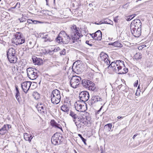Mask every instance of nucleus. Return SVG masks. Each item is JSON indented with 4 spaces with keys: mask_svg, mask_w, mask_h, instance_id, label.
I'll return each mask as SVG.
<instances>
[{
    "mask_svg": "<svg viewBox=\"0 0 153 153\" xmlns=\"http://www.w3.org/2000/svg\"><path fill=\"white\" fill-rule=\"evenodd\" d=\"M77 121L78 122H79V123H81V124H82V122H79V121Z\"/></svg>",
    "mask_w": 153,
    "mask_h": 153,
    "instance_id": "nucleus-60",
    "label": "nucleus"
},
{
    "mask_svg": "<svg viewBox=\"0 0 153 153\" xmlns=\"http://www.w3.org/2000/svg\"><path fill=\"white\" fill-rule=\"evenodd\" d=\"M70 40V37L64 31H61L55 39L57 42L61 44H67L69 42Z\"/></svg>",
    "mask_w": 153,
    "mask_h": 153,
    "instance_id": "nucleus-1",
    "label": "nucleus"
},
{
    "mask_svg": "<svg viewBox=\"0 0 153 153\" xmlns=\"http://www.w3.org/2000/svg\"><path fill=\"white\" fill-rule=\"evenodd\" d=\"M27 23H25V25H27V23H28L29 24H31V19H27Z\"/></svg>",
    "mask_w": 153,
    "mask_h": 153,
    "instance_id": "nucleus-46",
    "label": "nucleus"
},
{
    "mask_svg": "<svg viewBox=\"0 0 153 153\" xmlns=\"http://www.w3.org/2000/svg\"><path fill=\"white\" fill-rule=\"evenodd\" d=\"M118 16H117L114 18V21L115 22L117 23L118 22Z\"/></svg>",
    "mask_w": 153,
    "mask_h": 153,
    "instance_id": "nucleus-48",
    "label": "nucleus"
},
{
    "mask_svg": "<svg viewBox=\"0 0 153 153\" xmlns=\"http://www.w3.org/2000/svg\"><path fill=\"white\" fill-rule=\"evenodd\" d=\"M74 122L77 128L83 129L84 128V126H85L84 125L82 124L81 123H79L78 122L76 121Z\"/></svg>",
    "mask_w": 153,
    "mask_h": 153,
    "instance_id": "nucleus-30",
    "label": "nucleus"
},
{
    "mask_svg": "<svg viewBox=\"0 0 153 153\" xmlns=\"http://www.w3.org/2000/svg\"><path fill=\"white\" fill-rule=\"evenodd\" d=\"M139 87V86L138 87V88Z\"/></svg>",
    "mask_w": 153,
    "mask_h": 153,
    "instance_id": "nucleus-61",
    "label": "nucleus"
},
{
    "mask_svg": "<svg viewBox=\"0 0 153 153\" xmlns=\"http://www.w3.org/2000/svg\"><path fill=\"white\" fill-rule=\"evenodd\" d=\"M65 51V49H64L61 51L59 53L60 55L61 56L65 55L66 53Z\"/></svg>",
    "mask_w": 153,
    "mask_h": 153,
    "instance_id": "nucleus-42",
    "label": "nucleus"
},
{
    "mask_svg": "<svg viewBox=\"0 0 153 153\" xmlns=\"http://www.w3.org/2000/svg\"><path fill=\"white\" fill-rule=\"evenodd\" d=\"M115 67V68L116 67L124 68L125 67L124 61L120 60H117L113 61L108 66V68H109L110 67Z\"/></svg>",
    "mask_w": 153,
    "mask_h": 153,
    "instance_id": "nucleus-10",
    "label": "nucleus"
},
{
    "mask_svg": "<svg viewBox=\"0 0 153 153\" xmlns=\"http://www.w3.org/2000/svg\"><path fill=\"white\" fill-rule=\"evenodd\" d=\"M137 135V134H136L135 135H134L133 136V139H134L135 137Z\"/></svg>",
    "mask_w": 153,
    "mask_h": 153,
    "instance_id": "nucleus-54",
    "label": "nucleus"
},
{
    "mask_svg": "<svg viewBox=\"0 0 153 153\" xmlns=\"http://www.w3.org/2000/svg\"><path fill=\"white\" fill-rule=\"evenodd\" d=\"M41 22L38 21L37 20H32L31 19V24H36L37 23H40Z\"/></svg>",
    "mask_w": 153,
    "mask_h": 153,
    "instance_id": "nucleus-43",
    "label": "nucleus"
},
{
    "mask_svg": "<svg viewBox=\"0 0 153 153\" xmlns=\"http://www.w3.org/2000/svg\"><path fill=\"white\" fill-rule=\"evenodd\" d=\"M29 134H28L27 133H25L24 134V139L26 141H27L28 140L29 137L30 136Z\"/></svg>",
    "mask_w": 153,
    "mask_h": 153,
    "instance_id": "nucleus-38",
    "label": "nucleus"
},
{
    "mask_svg": "<svg viewBox=\"0 0 153 153\" xmlns=\"http://www.w3.org/2000/svg\"><path fill=\"white\" fill-rule=\"evenodd\" d=\"M79 67L77 66V65L76 64V63L75 62L72 68L73 71L75 72H76V70L78 71L79 70Z\"/></svg>",
    "mask_w": 153,
    "mask_h": 153,
    "instance_id": "nucleus-34",
    "label": "nucleus"
},
{
    "mask_svg": "<svg viewBox=\"0 0 153 153\" xmlns=\"http://www.w3.org/2000/svg\"><path fill=\"white\" fill-rule=\"evenodd\" d=\"M38 110L39 111H41V112L42 111L43 113H44L45 112L44 108L42 106H38Z\"/></svg>",
    "mask_w": 153,
    "mask_h": 153,
    "instance_id": "nucleus-40",
    "label": "nucleus"
},
{
    "mask_svg": "<svg viewBox=\"0 0 153 153\" xmlns=\"http://www.w3.org/2000/svg\"><path fill=\"white\" fill-rule=\"evenodd\" d=\"M32 59H33V62L36 64L37 65H40L41 64V62H40L39 59L36 58H35L34 57H32Z\"/></svg>",
    "mask_w": 153,
    "mask_h": 153,
    "instance_id": "nucleus-32",
    "label": "nucleus"
},
{
    "mask_svg": "<svg viewBox=\"0 0 153 153\" xmlns=\"http://www.w3.org/2000/svg\"><path fill=\"white\" fill-rule=\"evenodd\" d=\"M17 6L15 5V6L13 7H12V9H15L16 8V7Z\"/></svg>",
    "mask_w": 153,
    "mask_h": 153,
    "instance_id": "nucleus-56",
    "label": "nucleus"
},
{
    "mask_svg": "<svg viewBox=\"0 0 153 153\" xmlns=\"http://www.w3.org/2000/svg\"><path fill=\"white\" fill-rule=\"evenodd\" d=\"M89 5L90 6H91L93 5L92 4H89Z\"/></svg>",
    "mask_w": 153,
    "mask_h": 153,
    "instance_id": "nucleus-58",
    "label": "nucleus"
},
{
    "mask_svg": "<svg viewBox=\"0 0 153 153\" xmlns=\"http://www.w3.org/2000/svg\"><path fill=\"white\" fill-rule=\"evenodd\" d=\"M1 0H0V1H1Z\"/></svg>",
    "mask_w": 153,
    "mask_h": 153,
    "instance_id": "nucleus-62",
    "label": "nucleus"
},
{
    "mask_svg": "<svg viewBox=\"0 0 153 153\" xmlns=\"http://www.w3.org/2000/svg\"><path fill=\"white\" fill-rule=\"evenodd\" d=\"M142 54L139 52L136 53L134 56V58L136 60H137L139 59H140L142 58Z\"/></svg>",
    "mask_w": 153,
    "mask_h": 153,
    "instance_id": "nucleus-28",
    "label": "nucleus"
},
{
    "mask_svg": "<svg viewBox=\"0 0 153 153\" xmlns=\"http://www.w3.org/2000/svg\"><path fill=\"white\" fill-rule=\"evenodd\" d=\"M95 84L91 81L88 88L89 90L94 91L95 90Z\"/></svg>",
    "mask_w": 153,
    "mask_h": 153,
    "instance_id": "nucleus-26",
    "label": "nucleus"
},
{
    "mask_svg": "<svg viewBox=\"0 0 153 153\" xmlns=\"http://www.w3.org/2000/svg\"><path fill=\"white\" fill-rule=\"evenodd\" d=\"M138 84V80H136L134 82V87H137Z\"/></svg>",
    "mask_w": 153,
    "mask_h": 153,
    "instance_id": "nucleus-47",
    "label": "nucleus"
},
{
    "mask_svg": "<svg viewBox=\"0 0 153 153\" xmlns=\"http://www.w3.org/2000/svg\"><path fill=\"white\" fill-rule=\"evenodd\" d=\"M108 56L107 54L104 52H102L100 55L99 59H100L101 61L104 62L106 65H108L110 63V61L108 58Z\"/></svg>",
    "mask_w": 153,
    "mask_h": 153,
    "instance_id": "nucleus-13",
    "label": "nucleus"
},
{
    "mask_svg": "<svg viewBox=\"0 0 153 153\" xmlns=\"http://www.w3.org/2000/svg\"><path fill=\"white\" fill-rule=\"evenodd\" d=\"M70 105L69 104H66L65 102V104L61 106V110L65 112H66L68 114L69 113L70 110Z\"/></svg>",
    "mask_w": 153,
    "mask_h": 153,
    "instance_id": "nucleus-19",
    "label": "nucleus"
},
{
    "mask_svg": "<svg viewBox=\"0 0 153 153\" xmlns=\"http://www.w3.org/2000/svg\"><path fill=\"white\" fill-rule=\"evenodd\" d=\"M122 84L121 85H119L117 87V88L118 89H120V88H121V87H122Z\"/></svg>",
    "mask_w": 153,
    "mask_h": 153,
    "instance_id": "nucleus-52",
    "label": "nucleus"
},
{
    "mask_svg": "<svg viewBox=\"0 0 153 153\" xmlns=\"http://www.w3.org/2000/svg\"><path fill=\"white\" fill-rule=\"evenodd\" d=\"M69 115L72 118L74 122L76 121L78 117H79L77 114L71 111L69 112Z\"/></svg>",
    "mask_w": 153,
    "mask_h": 153,
    "instance_id": "nucleus-22",
    "label": "nucleus"
},
{
    "mask_svg": "<svg viewBox=\"0 0 153 153\" xmlns=\"http://www.w3.org/2000/svg\"><path fill=\"white\" fill-rule=\"evenodd\" d=\"M76 121H79V122H82V124L85 126H87L88 123V121L87 120V118L82 116L78 117Z\"/></svg>",
    "mask_w": 153,
    "mask_h": 153,
    "instance_id": "nucleus-18",
    "label": "nucleus"
},
{
    "mask_svg": "<svg viewBox=\"0 0 153 153\" xmlns=\"http://www.w3.org/2000/svg\"><path fill=\"white\" fill-rule=\"evenodd\" d=\"M85 43L90 46H92V44L89 43V41H86L85 42Z\"/></svg>",
    "mask_w": 153,
    "mask_h": 153,
    "instance_id": "nucleus-49",
    "label": "nucleus"
},
{
    "mask_svg": "<svg viewBox=\"0 0 153 153\" xmlns=\"http://www.w3.org/2000/svg\"><path fill=\"white\" fill-rule=\"evenodd\" d=\"M50 123L51 126L53 127L62 129V127L61 125L57 123L54 120H51Z\"/></svg>",
    "mask_w": 153,
    "mask_h": 153,
    "instance_id": "nucleus-20",
    "label": "nucleus"
},
{
    "mask_svg": "<svg viewBox=\"0 0 153 153\" xmlns=\"http://www.w3.org/2000/svg\"><path fill=\"white\" fill-rule=\"evenodd\" d=\"M113 45H114V46L117 47L121 48L123 46L122 44H121L119 41L114 42Z\"/></svg>",
    "mask_w": 153,
    "mask_h": 153,
    "instance_id": "nucleus-33",
    "label": "nucleus"
},
{
    "mask_svg": "<svg viewBox=\"0 0 153 153\" xmlns=\"http://www.w3.org/2000/svg\"><path fill=\"white\" fill-rule=\"evenodd\" d=\"M18 4L19 5V7H18V8H19V7H20V3L19 2H17V3H16V6H17V5H18Z\"/></svg>",
    "mask_w": 153,
    "mask_h": 153,
    "instance_id": "nucleus-51",
    "label": "nucleus"
},
{
    "mask_svg": "<svg viewBox=\"0 0 153 153\" xmlns=\"http://www.w3.org/2000/svg\"><path fill=\"white\" fill-rule=\"evenodd\" d=\"M47 35H46L45 36L43 37V39H45L44 41L45 42H46L48 41L51 42L52 41V39H51L50 38H48L47 37Z\"/></svg>",
    "mask_w": 153,
    "mask_h": 153,
    "instance_id": "nucleus-35",
    "label": "nucleus"
},
{
    "mask_svg": "<svg viewBox=\"0 0 153 153\" xmlns=\"http://www.w3.org/2000/svg\"><path fill=\"white\" fill-rule=\"evenodd\" d=\"M78 136L81 138L82 141L85 144H86V140L80 134H78Z\"/></svg>",
    "mask_w": 153,
    "mask_h": 153,
    "instance_id": "nucleus-41",
    "label": "nucleus"
},
{
    "mask_svg": "<svg viewBox=\"0 0 153 153\" xmlns=\"http://www.w3.org/2000/svg\"><path fill=\"white\" fill-rule=\"evenodd\" d=\"M81 79V77L76 76H73L70 81L71 86L74 88H76L77 87L80 83Z\"/></svg>",
    "mask_w": 153,
    "mask_h": 153,
    "instance_id": "nucleus-8",
    "label": "nucleus"
},
{
    "mask_svg": "<svg viewBox=\"0 0 153 153\" xmlns=\"http://www.w3.org/2000/svg\"><path fill=\"white\" fill-rule=\"evenodd\" d=\"M112 127V124L111 123H110L105 125L104 126V128L106 131H110L111 127Z\"/></svg>",
    "mask_w": 153,
    "mask_h": 153,
    "instance_id": "nucleus-25",
    "label": "nucleus"
},
{
    "mask_svg": "<svg viewBox=\"0 0 153 153\" xmlns=\"http://www.w3.org/2000/svg\"><path fill=\"white\" fill-rule=\"evenodd\" d=\"M130 26H131V28H132L133 29L135 26L141 27L142 23L140 19H136L132 21L130 25Z\"/></svg>",
    "mask_w": 153,
    "mask_h": 153,
    "instance_id": "nucleus-16",
    "label": "nucleus"
},
{
    "mask_svg": "<svg viewBox=\"0 0 153 153\" xmlns=\"http://www.w3.org/2000/svg\"><path fill=\"white\" fill-rule=\"evenodd\" d=\"M62 138V137L59 133H56L54 134L52 137L51 141L52 143L54 145L59 144Z\"/></svg>",
    "mask_w": 153,
    "mask_h": 153,
    "instance_id": "nucleus-9",
    "label": "nucleus"
},
{
    "mask_svg": "<svg viewBox=\"0 0 153 153\" xmlns=\"http://www.w3.org/2000/svg\"><path fill=\"white\" fill-rule=\"evenodd\" d=\"M18 68L17 67H14L12 69L13 74H17V73L18 72Z\"/></svg>",
    "mask_w": 153,
    "mask_h": 153,
    "instance_id": "nucleus-37",
    "label": "nucleus"
},
{
    "mask_svg": "<svg viewBox=\"0 0 153 153\" xmlns=\"http://www.w3.org/2000/svg\"><path fill=\"white\" fill-rule=\"evenodd\" d=\"M14 42L16 45H19L24 43L25 39L22 36L21 33L20 32L16 33L14 35Z\"/></svg>",
    "mask_w": 153,
    "mask_h": 153,
    "instance_id": "nucleus-7",
    "label": "nucleus"
},
{
    "mask_svg": "<svg viewBox=\"0 0 153 153\" xmlns=\"http://www.w3.org/2000/svg\"><path fill=\"white\" fill-rule=\"evenodd\" d=\"M132 34L135 37H138L141 35V29L139 28L138 29H131Z\"/></svg>",
    "mask_w": 153,
    "mask_h": 153,
    "instance_id": "nucleus-17",
    "label": "nucleus"
},
{
    "mask_svg": "<svg viewBox=\"0 0 153 153\" xmlns=\"http://www.w3.org/2000/svg\"><path fill=\"white\" fill-rule=\"evenodd\" d=\"M96 24H97V25H100V24H102V23H101V22H99V23H95Z\"/></svg>",
    "mask_w": 153,
    "mask_h": 153,
    "instance_id": "nucleus-57",
    "label": "nucleus"
},
{
    "mask_svg": "<svg viewBox=\"0 0 153 153\" xmlns=\"http://www.w3.org/2000/svg\"><path fill=\"white\" fill-rule=\"evenodd\" d=\"M91 81L86 79L83 80L82 81V86L86 88H88Z\"/></svg>",
    "mask_w": 153,
    "mask_h": 153,
    "instance_id": "nucleus-21",
    "label": "nucleus"
},
{
    "mask_svg": "<svg viewBox=\"0 0 153 153\" xmlns=\"http://www.w3.org/2000/svg\"><path fill=\"white\" fill-rule=\"evenodd\" d=\"M74 151L75 153H77V152H76V151L75 150H74Z\"/></svg>",
    "mask_w": 153,
    "mask_h": 153,
    "instance_id": "nucleus-59",
    "label": "nucleus"
},
{
    "mask_svg": "<svg viewBox=\"0 0 153 153\" xmlns=\"http://www.w3.org/2000/svg\"><path fill=\"white\" fill-rule=\"evenodd\" d=\"M115 67H110L112 68V70L115 72L119 74H123L127 73L128 71V68L124 67H116L115 68Z\"/></svg>",
    "mask_w": 153,
    "mask_h": 153,
    "instance_id": "nucleus-12",
    "label": "nucleus"
},
{
    "mask_svg": "<svg viewBox=\"0 0 153 153\" xmlns=\"http://www.w3.org/2000/svg\"><path fill=\"white\" fill-rule=\"evenodd\" d=\"M15 88L16 91V97L19 102V103H20L21 101L20 97V93L18 89V87L17 86H15Z\"/></svg>",
    "mask_w": 153,
    "mask_h": 153,
    "instance_id": "nucleus-23",
    "label": "nucleus"
},
{
    "mask_svg": "<svg viewBox=\"0 0 153 153\" xmlns=\"http://www.w3.org/2000/svg\"><path fill=\"white\" fill-rule=\"evenodd\" d=\"M79 97L81 101L85 102L89 99V94L87 91H82L79 93Z\"/></svg>",
    "mask_w": 153,
    "mask_h": 153,
    "instance_id": "nucleus-11",
    "label": "nucleus"
},
{
    "mask_svg": "<svg viewBox=\"0 0 153 153\" xmlns=\"http://www.w3.org/2000/svg\"><path fill=\"white\" fill-rule=\"evenodd\" d=\"M7 58L11 63H15L17 60L16 50L12 48H9L7 51Z\"/></svg>",
    "mask_w": 153,
    "mask_h": 153,
    "instance_id": "nucleus-2",
    "label": "nucleus"
},
{
    "mask_svg": "<svg viewBox=\"0 0 153 153\" xmlns=\"http://www.w3.org/2000/svg\"><path fill=\"white\" fill-rule=\"evenodd\" d=\"M31 83V82L30 81L25 82L21 83L22 89L25 93H26L29 89Z\"/></svg>",
    "mask_w": 153,
    "mask_h": 153,
    "instance_id": "nucleus-14",
    "label": "nucleus"
},
{
    "mask_svg": "<svg viewBox=\"0 0 153 153\" xmlns=\"http://www.w3.org/2000/svg\"><path fill=\"white\" fill-rule=\"evenodd\" d=\"M61 96L60 91L57 89L53 90L51 94V102L54 104H58L61 100Z\"/></svg>",
    "mask_w": 153,
    "mask_h": 153,
    "instance_id": "nucleus-3",
    "label": "nucleus"
},
{
    "mask_svg": "<svg viewBox=\"0 0 153 153\" xmlns=\"http://www.w3.org/2000/svg\"><path fill=\"white\" fill-rule=\"evenodd\" d=\"M117 118L118 119H123V117L122 116H118L117 117Z\"/></svg>",
    "mask_w": 153,
    "mask_h": 153,
    "instance_id": "nucleus-53",
    "label": "nucleus"
},
{
    "mask_svg": "<svg viewBox=\"0 0 153 153\" xmlns=\"http://www.w3.org/2000/svg\"><path fill=\"white\" fill-rule=\"evenodd\" d=\"M75 105L76 109L79 111L83 112L85 111L87 109L86 104L85 102H82L81 101H78L76 102Z\"/></svg>",
    "mask_w": 153,
    "mask_h": 153,
    "instance_id": "nucleus-6",
    "label": "nucleus"
},
{
    "mask_svg": "<svg viewBox=\"0 0 153 153\" xmlns=\"http://www.w3.org/2000/svg\"><path fill=\"white\" fill-rule=\"evenodd\" d=\"M141 27H137V26H135V27L133 28V29L132 28H131V26H130V29H138L139 28H140L141 29Z\"/></svg>",
    "mask_w": 153,
    "mask_h": 153,
    "instance_id": "nucleus-45",
    "label": "nucleus"
},
{
    "mask_svg": "<svg viewBox=\"0 0 153 153\" xmlns=\"http://www.w3.org/2000/svg\"><path fill=\"white\" fill-rule=\"evenodd\" d=\"M60 48L59 47H56L53 50H52V51H49L48 53H50L53 51L54 52H56L59 50H60Z\"/></svg>",
    "mask_w": 153,
    "mask_h": 153,
    "instance_id": "nucleus-36",
    "label": "nucleus"
},
{
    "mask_svg": "<svg viewBox=\"0 0 153 153\" xmlns=\"http://www.w3.org/2000/svg\"><path fill=\"white\" fill-rule=\"evenodd\" d=\"M93 39L96 40H100L102 39V32L100 30H99L95 33L92 34H89Z\"/></svg>",
    "mask_w": 153,
    "mask_h": 153,
    "instance_id": "nucleus-15",
    "label": "nucleus"
},
{
    "mask_svg": "<svg viewBox=\"0 0 153 153\" xmlns=\"http://www.w3.org/2000/svg\"><path fill=\"white\" fill-rule=\"evenodd\" d=\"M32 138L33 137H32V136L30 135L28 138V140L27 141H28L29 142H30Z\"/></svg>",
    "mask_w": 153,
    "mask_h": 153,
    "instance_id": "nucleus-50",
    "label": "nucleus"
},
{
    "mask_svg": "<svg viewBox=\"0 0 153 153\" xmlns=\"http://www.w3.org/2000/svg\"><path fill=\"white\" fill-rule=\"evenodd\" d=\"M26 20L27 19L25 18V17H24L23 14H22V17L21 18L18 19L17 20V21L18 22H19L20 23H24L25 24Z\"/></svg>",
    "mask_w": 153,
    "mask_h": 153,
    "instance_id": "nucleus-29",
    "label": "nucleus"
},
{
    "mask_svg": "<svg viewBox=\"0 0 153 153\" xmlns=\"http://www.w3.org/2000/svg\"><path fill=\"white\" fill-rule=\"evenodd\" d=\"M29 46L31 48H33L35 44V42L33 40L29 39L28 40Z\"/></svg>",
    "mask_w": 153,
    "mask_h": 153,
    "instance_id": "nucleus-31",
    "label": "nucleus"
},
{
    "mask_svg": "<svg viewBox=\"0 0 153 153\" xmlns=\"http://www.w3.org/2000/svg\"><path fill=\"white\" fill-rule=\"evenodd\" d=\"M135 14L132 15H131L127 17V18L126 19V20L127 21H130L135 16Z\"/></svg>",
    "mask_w": 153,
    "mask_h": 153,
    "instance_id": "nucleus-39",
    "label": "nucleus"
},
{
    "mask_svg": "<svg viewBox=\"0 0 153 153\" xmlns=\"http://www.w3.org/2000/svg\"><path fill=\"white\" fill-rule=\"evenodd\" d=\"M113 43H114V42L110 43L109 44V45H112L114 46V45H113Z\"/></svg>",
    "mask_w": 153,
    "mask_h": 153,
    "instance_id": "nucleus-55",
    "label": "nucleus"
},
{
    "mask_svg": "<svg viewBox=\"0 0 153 153\" xmlns=\"http://www.w3.org/2000/svg\"><path fill=\"white\" fill-rule=\"evenodd\" d=\"M71 28L72 32L71 35V39L73 42L74 43L81 36L82 37V35L79 33V28L77 27L75 25H73Z\"/></svg>",
    "mask_w": 153,
    "mask_h": 153,
    "instance_id": "nucleus-4",
    "label": "nucleus"
},
{
    "mask_svg": "<svg viewBox=\"0 0 153 153\" xmlns=\"http://www.w3.org/2000/svg\"><path fill=\"white\" fill-rule=\"evenodd\" d=\"M38 71L35 68H29L27 69V76L30 79L34 80L36 79L38 76Z\"/></svg>",
    "mask_w": 153,
    "mask_h": 153,
    "instance_id": "nucleus-5",
    "label": "nucleus"
},
{
    "mask_svg": "<svg viewBox=\"0 0 153 153\" xmlns=\"http://www.w3.org/2000/svg\"><path fill=\"white\" fill-rule=\"evenodd\" d=\"M7 129L6 128L5 126H4L0 129V134L4 135L7 132Z\"/></svg>",
    "mask_w": 153,
    "mask_h": 153,
    "instance_id": "nucleus-27",
    "label": "nucleus"
},
{
    "mask_svg": "<svg viewBox=\"0 0 153 153\" xmlns=\"http://www.w3.org/2000/svg\"><path fill=\"white\" fill-rule=\"evenodd\" d=\"M91 100L94 101V102L101 101H102V99L99 96L95 95L93 96L92 97Z\"/></svg>",
    "mask_w": 153,
    "mask_h": 153,
    "instance_id": "nucleus-24",
    "label": "nucleus"
},
{
    "mask_svg": "<svg viewBox=\"0 0 153 153\" xmlns=\"http://www.w3.org/2000/svg\"><path fill=\"white\" fill-rule=\"evenodd\" d=\"M6 128L7 129V131H8L9 129L11 128V126L9 124H5L4 125Z\"/></svg>",
    "mask_w": 153,
    "mask_h": 153,
    "instance_id": "nucleus-44",
    "label": "nucleus"
}]
</instances>
